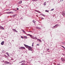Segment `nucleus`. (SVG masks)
<instances>
[{
    "label": "nucleus",
    "instance_id": "obj_1",
    "mask_svg": "<svg viewBox=\"0 0 65 65\" xmlns=\"http://www.w3.org/2000/svg\"><path fill=\"white\" fill-rule=\"evenodd\" d=\"M24 45L25 46L26 48L28 49V50H29V51H32V47H31V46H29L25 44H24Z\"/></svg>",
    "mask_w": 65,
    "mask_h": 65
},
{
    "label": "nucleus",
    "instance_id": "obj_2",
    "mask_svg": "<svg viewBox=\"0 0 65 65\" xmlns=\"http://www.w3.org/2000/svg\"><path fill=\"white\" fill-rule=\"evenodd\" d=\"M27 35L29 36H30L31 38H32V39H37V37H34L33 36H32V35H30L29 34H27Z\"/></svg>",
    "mask_w": 65,
    "mask_h": 65
},
{
    "label": "nucleus",
    "instance_id": "obj_3",
    "mask_svg": "<svg viewBox=\"0 0 65 65\" xmlns=\"http://www.w3.org/2000/svg\"><path fill=\"white\" fill-rule=\"evenodd\" d=\"M19 48L20 49H21V50H25V48L24 47H21Z\"/></svg>",
    "mask_w": 65,
    "mask_h": 65
},
{
    "label": "nucleus",
    "instance_id": "obj_4",
    "mask_svg": "<svg viewBox=\"0 0 65 65\" xmlns=\"http://www.w3.org/2000/svg\"><path fill=\"white\" fill-rule=\"evenodd\" d=\"M58 26H59V25L58 24H56L55 26H54L52 28H57L58 27Z\"/></svg>",
    "mask_w": 65,
    "mask_h": 65
},
{
    "label": "nucleus",
    "instance_id": "obj_5",
    "mask_svg": "<svg viewBox=\"0 0 65 65\" xmlns=\"http://www.w3.org/2000/svg\"><path fill=\"white\" fill-rule=\"evenodd\" d=\"M61 60L63 62H64V61H65V59L64 58H61Z\"/></svg>",
    "mask_w": 65,
    "mask_h": 65
},
{
    "label": "nucleus",
    "instance_id": "obj_6",
    "mask_svg": "<svg viewBox=\"0 0 65 65\" xmlns=\"http://www.w3.org/2000/svg\"><path fill=\"white\" fill-rule=\"evenodd\" d=\"M4 41H3L1 43V44L3 45L4 44Z\"/></svg>",
    "mask_w": 65,
    "mask_h": 65
},
{
    "label": "nucleus",
    "instance_id": "obj_7",
    "mask_svg": "<svg viewBox=\"0 0 65 65\" xmlns=\"http://www.w3.org/2000/svg\"><path fill=\"white\" fill-rule=\"evenodd\" d=\"M6 64H8V63H9V62H8L6 61H5L4 62Z\"/></svg>",
    "mask_w": 65,
    "mask_h": 65
},
{
    "label": "nucleus",
    "instance_id": "obj_8",
    "mask_svg": "<svg viewBox=\"0 0 65 65\" xmlns=\"http://www.w3.org/2000/svg\"><path fill=\"white\" fill-rule=\"evenodd\" d=\"M0 29H3V30L4 29V28H3V27L1 26H0Z\"/></svg>",
    "mask_w": 65,
    "mask_h": 65
},
{
    "label": "nucleus",
    "instance_id": "obj_9",
    "mask_svg": "<svg viewBox=\"0 0 65 65\" xmlns=\"http://www.w3.org/2000/svg\"><path fill=\"white\" fill-rule=\"evenodd\" d=\"M12 30L13 31H15V32H18V31H17L15 29H12Z\"/></svg>",
    "mask_w": 65,
    "mask_h": 65
},
{
    "label": "nucleus",
    "instance_id": "obj_10",
    "mask_svg": "<svg viewBox=\"0 0 65 65\" xmlns=\"http://www.w3.org/2000/svg\"><path fill=\"white\" fill-rule=\"evenodd\" d=\"M62 14L63 16H64L65 15V13L64 12H62Z\"/></svg>",
    "mask_w": 65,
    "mask_h": 65
},
{
    "label": "nucleus",
    "instance_id": "obj_11",
    "mask_svg": "<svg viewBox=\"0 0 65 65\" xmlns=\"http://www.w3.org/2000/svg\"><path fill=\"white\" fill-rule=\"evenodd\" d=\"M22 62H25V60H23L21 61V62H19L20 63H22Z\"/></svg>",
    "mask_w": 65,
    "mask_h": 65
},
{
    "label": "nucleus",
    "instance_id": "obj_12",
    "mask_svg": "<svg viewBox=\"0 0 65 65\" xmlns=\"http://www.w3.org/2000/svg\"><path fill=\"white\" fill-rule=\"evenodd\" d=\"M22 2V1H20L19 3H18L19 4H21Z\"/></svg>",
    "mask_w": 65,
    "mask_h": 65
},
{
    "label": "nucleus",
    "instance_id": "obj_13",
    "mask_svg": "<svg viewBox=\"0 0 65 65\" xmlns=\"http://www.w3.org/2000/svg\"><path fill=\"white\" fill-rule=\"evenodd\" d=\"M39 40V41H40V42H41V40L40 39H37V40Z\"/></svg>",
    "mask_w": 65,
    "mask_h": 65
},
{
    "label": "nucleus",
    "instance_id": "obj_14",
    "mask_svg": "<svg viewBox=\"0 0 65 65\" xmlns=\"http://www.w3.org/2000/svg\"><path fill=\"white\" fill-rule=\"evenodd\" d=\"M36 29H40V28L38 27H36Z\"/></svg>",
    "mask_w": 65,
    "mask_h": 65
},
{
    "label": "nucleus",
    "instance_id": "obj_15",
    "mask_svg": "<svg viewBox=\"0 0 65 65\" xmlns=\"http://www.w3.org/2000/svg\"><path fill=\"white\" fill-rule=\"evenodd\" d=\"M25 65V63L24 62L22 63L21 64V65Z\"/></svg>",
    "mask_w": 65,
    "mask_h": 65
},
{
    "label": "nucleus",
    "instance_id": "obj_16",
    "mask_svg": "<svg viewBox=\"0 0 65 65\" xmlns=\"http://www.w3.org/2000/svg\"><path fill=\"white\" fill-rule=\"evenodd\" d=\"M24 38H25V39H27V36H24Z\"/></svg>",
    "mask_w": 65,
    "mask_h": 65
},
{
    "label": "nucleus",
    "instance_id": "obj_17",
    "mask_svg": "<svg viewBox=\"0 0 65 65\" xmlns=\"http://www.w3.org/2000/svg\"><path fill=\"white\" fill-rule=\"evenodd\" d=\"M6 13H7V14H10V12H6Z\"/></svg>",
    "mask_w": 65,
    "mask_h": 65
},
{
    "label": "nucleus",
    "instance_id": "obj_18",
    "mask_svg": "<svg viewBox=\"0 0 65 65\" xmlns=\"http://www.w3.org/2000/svg\"><path fill=\"white\" fill-rule=\"evenodd\" d=\"M34 42H33L32 43V46H34Z\"/></svg>",
    "mask_w": 65,
    "mask_h": 65
},
{
    "label": "nucleus",
    "instance_id": "obj_19",
    "mask_svg": "<svg viewBox=\"0 0 65 65\" xmlns=\"http://www.w3.org/2000/svg\"><path fill=\"white\" fill-rule=\"evenodd\" d=\"M22 31L24 33H25V34H26V33L25 32V31H24V30H22Z\"/></svg>",
    "mask_w": 65,
    "mask_h": 65
},
{
    "label": "nucleus",
    "instance_id": "obj_20",
    "mask_svg": "<svg viewBox=\"0 0 65 65\" xmlns=\"http://www.w3.org/2000/svg\"><path fill=\"white\" fill-rule=\"evenodd\" d=\"M9 12H10V13H13V12L11 11Z\"/></svg>",
    "mask_w": 65,
    "mask_h": 65
},
{
    "label": "nucleus",
    "instance_id": "obj_21",
    "mask_svg": "<svg viewBox=\"0 0 65 65\" xmlns=\"http://www.w3.org/2000/svg\"><path fill=\"white\" fill-rule=\"evenodd\" d=\"M45 11L46 12H48L49 11H48V10H45Z\"/></svg>",
    "mask_w": 65,
    "mask_h": 65
},
{
    "label": "nucleus",
    "instance_id": "obj_22",
    "mask_svg": "<svg viewBox=\"0 0 65 65\" xmlns=\"http://www.w3.org/2000/svg\"><path fill=\"white\" fill-rule=\"evenodd\" d=\"M60 2H63V0H60Z\"/></svg>",
    "mask_w": 65,
    "mask_h": 65
},
{
    "label": "nucleus",
    "instance_id": "obj_23",
    "mask_svg": "<svg viewBox=\"0 0 65 65\" xmlns=\"http://www.w3.org/2000/svg\"><path fill=\"white\" fill-rule=\"evenodd\" d=\"M6 54H7V55H8V56H9V55L8 54V53H7V52L6 53Z\"/></svg>",
    "mask_w": 65,
    "mask_h": 65
},
{
    "label": "nucleus",
    "instance_id": "obj_24",
    "mask_svg": "<svg viewBox=\"0 0 65 65\" xmlns=\"http://www.w3.org/2000/svg\"><path fill=\"white\" fill-rule=\"evenodd\" d=\"M54 10V9H51V11H52L53 10Z\"/></svg>",
    "mask_w": 65,
    "mask_h": 65
},
{
    "label": "nucleus",
    "instance_id": "obj_25",
    "mask_svg": "<svg viewBox=\"0 0 65 65\" xmlns=\"http://www.w3.org/2000/svg\"><path fill=\"white\" fill-rule=\"evenodd\" d=\"M21 38H22L23 39V38H24L22 36H21Z\"/></svg>",
    "mask_w": 65,
    "mask_h": 65
},
{
    "label": "nucleus",
    "instance_id": "obj_26",
    "mask_svg": "<svg viewBox=\"0 0 65 65\" xmlns=\"http://www.w3.org/2000/svg\"><path fill=\"white\" fill-rule=\"evenodd\" d=\"M46 4H45V3H44V5H45V6Z\"/></svg>",
    "mask_w": 65,
    "mask_h": 65
},
{
    "label": "nucleus",
    "instance_id": "obj_27",
    "mask_svg": "<svg viewBox=\"0 0 65 65\" xmlns=\"http://www.w3.org/2000/svg\"><path fill=\"white\" fill-rule=\"evenodd\" d=\"M37 45H38V46H39V44H37Z\"/></svg>",
    "mask_w": 65,
    "mask_h": 65
},
{
    "label": "nucleus",
    "instance_id": "obj_28",
    "mask_svg": "<svg viewBox=\"0 0 65 65\" xmlns=\"http://www.w3.org/2000/svg\"><path fill=\"white\" fill-rule=\"evenodd\" d=\"M50 50V49H49V48H48L47 49V51H48V50Z\"/></svg>",
    "mask_w": 65,
    "mask_h": 65
},
{
    "label": "nucleus",
    "instance_id": "obj_29",
    "mask_svg": "<svg viewBox=\"0 0 65 65\" xmlns=\"http://www.w3.org/2000/svg\"><path fill=\"white\" fill-rule=\"evenodd\" d=\"M33 1H35V0H32Z\"/></svg>",
    "mask_w": 65,
    "mask_h": 65
},
{
    "label": "nucleus",
    "instance_id": "obj_30",
    "mask_svg": "<svg viewBox=\"0 0 65 65\" xmlns=\"http://www.w3.org/2000/svg\"><path fill=\"white\" fill-rule=\"evenodd\" d=\"M62 47H63V48H64V46H62Z\"/></svg>",
    "mask_w": 65,
    "mask_h": 65
},
{
    "label": "nucleus",
    "instance_id": "obj_31",
    "mask_svg": "<svg viewBox=\"0 0 65 65\" xmlns=\"http://www.w3.org/2000/svg\"><path fill=\"white\" fill-rule=\"evenodd\" d=\"M17 10H19V8H17Z\"/></svg>",
    "mask_w": 65,
    "mask_h": 65
},
{
    "label": "nucleus",
    "instance_id": "obj_32",
    "mask_svg": "<svg viewBox=\"0 0 65 65\" xmlns=\"http://www.w3.org/2000/svg\"><path fill=\"white\" fill-rule=\"evenodd\" d=\"M33 22L34 23H35L34 21H33Z\"/></svg>",
    "mask_w": 65,
    "mask_h": 65
},
{
    "label": "nucleus",
    "instance_id": "obj_33",
    "mask_svg": "<svg viewBox=\"0 0 65 65\" xmlns=\"http://www.w3.org/2000/svg\"><path fill=\"white\" fill-rule=\"evenodd\" d=\"M9 10V9H7L6 10Z\"/></svg>",
    "mask_w": 65,
    "mask_h": 65
},
{
    "label": "nucleus",
    "instance_id": "obj_34",
    "mask_svg": "<svg viewBox=\"0 0 65 65\" xmlns=\"http://www.w3.org/2000/svg\"><path fill=\"white\" fill-rule=\"evenodd\" d=\"M60 65V64H57V65Z\"/></svg>",
    "mask_w": 65,
    "mask_h": 65
},
{
    "label": "nucleus",
    "instance_id": "obj_35",
    "mask_svg": "<svg viewBox=\"0 0 65 65\" xmlns=\"http://www.w3.org/2000/svg\"><path fill=\"white\" fill-rule=\"evenodd\" d=\"M46 3V2H45L44 3Z\"/></svg>",
    "mask_w": 65,
    "mask_h": 65
},
{
    "label": "nucleus",
    "instance_id": "obj_36",
    "mask_svg": "<svg viewBox=\"0 0 65 65\" xmlns=\"http://www.w3.org/2000/svg\"><path fill=\"white\" fill-rule=\"evenodd\" d=\"M3 62H4V60H3Z\"/></svg>",
    "mask_w": 65,
    "mask_h": 65
},
{
    "label": "nucleus",
    "instance_id": "obj_37",
    "mask_svg": "<svg viewBox=\"0 0 65 65\" xmlns=\"http://www.w3.org/2000/svg\"><path fill=\"white\" fill-rule=\"evenodd\" d=\"M30 31H29V32H30Z\"/></svg>",
    "mask_w": 65,
    "mask_h": 65
},
{
    "label": "nucleus",
    "instance_id": "obj_38",
    "mask_svg": "<svg viewBox=\"0 0 65 65\" xmlns=\"http://www.w3.org/2000/svg\"><path fill=\"white\" fill-rule=\"evenodd\" d=\"M48 52H50V51H48Z\"/></svg>",
    "mask_w": 65,
    "mask_h": 65
}]
</instances>
